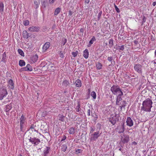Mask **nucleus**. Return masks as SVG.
<instances>
[{
  "mask_svg": "<svg viewBox=\"0 0 156 156\" xmlns=\"http://www.w3.org/2000/svg\"><path fill=\"white\" fill-rule=\"evenodd\" d=\"M118 48L117 49H119V50L123 51L124 49V45H122L121 46H118Z\"/></svg>",
  "mask_w": 156,
  "mask_h": 156,
  "instance_id": "obj_37",
  "label": "nucleus"
},
{
  "mask_svg": "<svg viewBox=\"0 0 156 156\" xmlns=\"http://www.w3.org/2000/svg\"><path fill=\"white\" fill-rule=\"evenodd\" d=\"M23 23L25 26H27L29 24V21L28 20H25L23 21Z\"/></svg>",
  "mask_w": 156,
  "mask_h": 156,
  "instance_id": "obj_39",
  "label": "nucleus"
},
{
  "mask_svg": "<svg viewBox=\"0 0 156 156\" xmlns=\"http://www.w3.org/2000/svg\"><path fill=\"white\" fill-rule=\"evenodd\" d=\"M107 108H108V109H111V108H112H112H113V109L114 108H113L112 107V106H109L108 107H107Z\"/></svg>",
  "mask_w": 156,
  "mask_h": 156,
  "instance_id": "obj_56",
  "label": "nucleus"
},
{
  "mask_svg": "<svg viewBox=\"0 0 156 156\" xmlns=\"http://www.w3.org/2000/svg\"><path fill=\"white\" fill-rule=\"evenodd\" d=\"M152 103L151 100L148 98L143 101L141 108V113L144 114L145 112H151Z\"/></svg>",
  "mask_w": 156,
  "mask_h": 156,
  "instance_id": "obj_1",
  "label": "nucleus"
},
{
  "mask_svg": "<svg viewBox=\"0 0 156 156\" xmlns=\"http://www.w3.org/2000/svg\"><path fill=\"white\" fill-rule=\"evenodd\" d=\"M96 41V39L94 37H93L89 41L88 44H87V47H90L91 45L93 44L94 42Z\"/></svg>",
  "mask_w": 156,
  "mask_h": 156,
  "instance_id": "obj_17",
  "label": "nucleus"
},
{
  "mask_svg": "<svg viewBox=\"0 0 156 156\" xmlns=\"http://www.w3.org/2000/svg\"><path fill=\"white\" fill-rule=\"evenodd\" d=\"M19 53L22 56H24V54L23 51L21 49H18V50Z\"/></svg>",
  "mask_w": 156,
  "mask_h": 156,
  "instance_id": "obj_35",
  "label": "nucleus"
},
{
  "mask_svg": "<svg viewBox=\"0 0 156 156\" xmlns=\"http://www.w3.org/2000/svg\"><path fill=\"white\" fill-rule=\"evenodd\" d=\"M129 140V137L128 136H124L121 138L122 141L125 143H128Z\"/></svg>",
  "mask_w": 156,
  "mask_h": 156,
  "instance_id": "obj_13",
  "label": "nucleus"
},
{
  "mask_svg": "<svg viewBox=\"0 0 156 156\" xmlns=\"http://www.w3.org/2000/svg\"><path fill=\"white\" fill-rule=\"evenodd\" d=\"M156 5V2H154L152 3V5L154 6H155Z\"/></svg>",
  "mask_w": 156,
  "mask_h": 156,
  "instance_id": "obj_57",
  "label": "nucleus"
},
{
  "mask_svg": "<svg viewBox=\"0 0 156 156\" xmlns=\"http://www.w3.org/2000/svg\"><path fill=\"white\" fill-rule=\"evenodd\" d=\"M126 125L129 127L132 126L133 124V120L130 117H128L126 121Z\"/></svg>",
  "mask_w": 156,
  "mask_h": 156,
  "instance_id": "obj_10",
  "label": "nucleus"
},
{
  "mask_svg": "<svg viewBox=\"0 0 156 156\" xmlns=\"http://www.w3.org/2000/svg\"><path fill=\"white\" fill-rule=\"evenodd\" d=\"M23 35L24 38H28L29 37L28 33L26 30H24L23 32Z\"/></svg>",
  "mask_w": 156,
  "mask_h": 156,
  "instance_id": "obj_22",
  "label": "nucleus"
},
{
  "mask_svg": "<svg viewBox=\"0 0 156 156\" xmlns=\"http://www.w3.org/2000/svg\"><path fill=\"white\" fill-rule=\"evenodd\" d=\"M32 68L29 64H28L26 67L23 68V70L26 71H31L32 70Z\"/></svg>",
  "mask_w": 156,
  "mask_h": 156,
  "instance_id": "obj_15",
  "label": "nucleus"
},
{
  "mask_svg": "<svg viewBox=\"0 0 156 156\" xmlns=\"http://www.w3.org/2000/svg\"><path fill=\"white\" fill-rule=\"evenodd\" d=\"M114 7L116 11L118 12H120L119 9L117 7V6L115 5H114Z\"/></svg>",
  "mask_w": 156,
  "mask_h": 156,
  "instance_id": "obj_43",
  "label": "nucleus"
},
{
  "mask_svg": "<svg viewBox=\"0 0 156 156\" xmlns=\"http://www.w3.org/2000/svg\"><path fill=\"white\" fill-rule=\"evenodd\" d=\"M111 90L113 94L116 95L117 96L123 95L121 89L118 86H113L111 88Z\"/></svg>",
  "mask_w": 156,
  "mask_h": 156,
  "instance_id": "obj_2",
  "label": "nucleus"
},
{
  "mask_svg": "<svg viewBox=\"0 0 156 156\" xmlns=\"http://www.w3.org/2000/svg\"><path fill=\"white\" fill-rule=\"evenodd\" d=\"M76 87H80L81 86L82 83L81 80L79 79L76 80L74 83Z\"/></svg>",
  "mask_w": 156,
  "mask_h": 156,
  "instance_id": "obj_19",
  "label": "nucleus"
},
{
  "mask_svg": "<svg viewBox=\"0 0 156 156\" xmlns=\"http://www.w3.org/2000/svg\"><path fill=\"white\" fill-rule=\"evenodd\" d=\"M100 134L99 132H95L94 133L92 134L90 136V140L92 141H95L99 136Z\"/></svg>",
  "mask_w": 156,
  "mask_h": 156,
  "instance_id": "obj_6",
  "label": "nucleus"
},
{
  "mask_svg": "<svg viewBox=\"0 0 156 156\" xmlns=\"http://www.w3.org/2000/svg\"><path fill=\"white\" fill-rule=\"evenodd\" d=\"M69 82L66 80L64 81L63 83V84L66 85V86L68 85L69 84Z\"/></svg>",
  "mask_w": 156,
  "mask_h": 156,
  "instance_id": "obj_42",
  "label": "nucleus"
},
{
  "mask_svg": "<svg viewBox=\"0 0 156 156\" xmlns=\"http://www.w3.org/2000/svg\"><path fill=\"white\" fill-rule=\"evenodd\" d=\"M55 1V0H49V2L50 4H52Z\"/></svg>",
  "mask_w": 156,
  "mask_h": 156,
  "instance_id": "obj_47",
  "label": "nucleus"
},
{
  "mask_svg": "<svg viewBox=\"0 0 156 156\" xmlns=\"http://www.w3.org/2000/svg\"><path fill=\"white\" fill-rule=\"evenodd\" d=\"M12 108V105L11 104L6 105L5 106L4 108V111L6 112H9Z\"/></svg>",
  "mask_w": 156,
  "mask_h": 156,
  "instance_id": "obj_18",
  "label": "nucleus"
},
{
  "mask_svg": "<svg viewBox=\"0 0 156 156\" xmlns=\"http://www.w3.org/2000/svg\"><path fill=\"white\" fill-rule=\"evenodd\" d=\"M48 113L46 112H43L41 114L42 116L44 117L47 115Z\"/></svg>",
  "mask_w": 156,
  "mask_h": 156,
  "instance_id": "obj_45",
  "label": "nucleus"
},
{
  "mask_svg": "<svg viewBox=\"0 0 156 156\" xmlns=\"http://www.w3.org/2000/svg\"><path fill=\"white\" fill-rule=\"evenodd\" d=\"M35 126H34V125H31L30 127V128L31 129H34L35 127Z\"/></svg>",
  "mask_w": 156,
  "mask_h": 156,
  "instance_id": "obj_52",
  "label": "nucleus"
},
{
  "mask_svg": "<svg viewBox=\"0 0 156 156\" xmlns=\"http://www.w3.org/2000/svg\"><path fill=\"white\" fill-rule=\"evenodd\" d=\"M38 59V56L37 55H35L33 56V57L31 58V60L33 62H36Z\"/></svg>",
  "mask_w": 156,
  "mask_h": 156,
  "instance_id": "obj_24",
  "label": "nucleus"
},
{
  "mask_svg": "<svg viewBox=\"0 0 156 156\" xmlns=\"http://www.w3.org/2000/svg\"><path fill=\"white\" fill-rule=\"evenodd\" d=\"M68 132L70 134H73L75 133V129L73 127L70 128L68 130Z\"/></svg>",
  "mask_w": 156,
  "mask_h": 156,
  "instance_id": "obj_28",
  "label": "nucleus"
},
{
  "mask_svg": "<svg viewBox=\"0 0 156 156\" xmlns=\"http://www.w3.org/2000/svg\"><path fill=\"white\" fill-rule=\"evenodd\" d=\"M78 54V51H76L75 52H73L72 53V55L73 56V57H75L77 55V54Z\"/></svg>",
  "mask_w": 156,
  "mask_h": 156,
  "instance_id": "obj_44",
  "label": "nucleus"
},
{
  "mask_svg": "<svg viewBox=\"0 0 156 156\" xmlns=\"http://www.w3.org/2000/svg\"><path fill=\"white\" fill-rule=\"evenodd\" d=\"M120 104L119 105V106L121 109H122V107H124L125 106V101H121Z\"/></svg>",
  "mask_w": 156,
  "mask_h": 156,
  "instance_id": "obj_26",
  "label": "nucleus"
},
{
  "mask_svg": "<svg viewBox=\"0 0 156 156\" xmlns=\"http://www.w3.org/2000/svg\"><path fill=\"white\" fill-rule=\"evenodd\" d=\"M113 45V40L112 39H110L109 41V46L111 48Z\"/></svg>",
  "mask_w": 156,
  "mask_h": 156,
  "instance_id": "obj_34",
  "label": "nucleus"
},
{
  "mask_svg": "<svg viewBox=\"0 0 156 156\" xmlns=\"http://www.w3.org/2000/svg\"><path fill=\"white\" fill-rule=\"evenodd\" d=\"M50 45V44L49 42H48L45 43L42 48V51L43 52L46 51L49 48Z\"/></svg>",
  "mask_w": 156,
  "mask_h": 156,
  "instance_id": "obj_9",
  "label": "nucleus"
},
{
  "mask_svg": "<svg viewBox=\"0 0 156 156\" xmlns=\"http://www.w3.org/2000/svg\"><path fill=\"white\" fill-rule=\"evenodd\" d=\"M132 144H134V145H136L137 144V143L135 141H133L132 143Z\"/></svg>",
  "mask_w": 156,
  "mask_h": 156,
  "instance_id": "obj_59",
  "label": "nucleus"
},
{
  "mask_svg": "<svg viewBox=\"0 0 156 156\" xmlns=\"http://www.w3.org/2000/svg\"><path fill=\"white\" fill-rule=\"evenodd\" d=\"M28 29L30 32H38L39 30V28L37 27L32 26L29 27Z\"/></svg>",
  "mask_w": 156,
  "mask_h": 156,
  "instance_id": "obj_11",
  "label": "nucleus"
},
{
  "mask_svg": "<svg viewBox=\"0 0 156 156\" xmlns=\"http://www.w3.org/2000/svg\"><path fill=\"white\" fill-rule=\"evenodd\" d=\"M26 122V118L23 115H22L20 120V130L21 131L23 130V129L24 126Z\"/></svg>",
  "mask_w": 156,
  "mask_h": 156,
  "instance_id": "obj_4",
  "label": "nucleus"
},
{
  "mask_svg": "<svg viewBox=\"0 0 156 156\" xmlns=\"http://www.w3.org/2000/svg\"><path fill=\"white\" fill-rule=\"evenodd\" d=\"M142 66L139 64H135L134 65V69L138 73L141 74L142 73Z\"/></svg>",
  "mask_w": 156,
  "mask_h": 156,
  "instance_id": "obj_8",
  "label": "nucleus"
},
{
  "mask_svg": "<svg viewBox=\"0 0 156 156\" xmlns=\"http://www.w3.org/2000/svg\"><path fill=\"white\" fill-rule=\"evenodd\" d=\"M80 31L82 33L83 32V28H81L80 30Z\"/></svg>",
  "mask_w": 156,
  "mask_h": 156,
  "instance_id": "obj_58",
  "label": "nucleus"
},
{
  "mask_svg": "<svg viewBox=\"0 0 156 156\" xmlns=\"http://www.w3.org/2000/svg\"><path fill=\"white\" fill-rule=\"evenodd\" d=\"M42 156H46V155H44L43 154H42Z\"/></svg>",
  "mask_w": 156,
  "mask_h": 156,
  "instance_id": "obj_64",
  "label": "nucleus"
},
{
  "mask_svg": "<svg viewBox=\"0 0 156 156\" xmlns=\"http://www.w3.org/2000/svg\"><path fill=\"white\" fill-rule=\"evenodd\" d=\"M90 109H88L87 111L88 115L90 116Z\"/></svg>",
  "mask_w": 156,
  "mask_h": 156,
  "instance_id": "obj_51",
  "label": "nucleus"
},
{
  "mask_svg": "<svg viewBox=\"0 0 156 156\" xmlns=\"http://www.w3.org/2000/svg\"><path fill=\"white\" fill-rule=\"evenodd\" d=\"M19 65L21 66H22L25 65V63L24 61L20 60L19 61Z\"/></svg>",
  "mask_w": 156,
  "mask_h": 156,
  "instance_id": "obj_32",
  "label": "nucleus"
},
{
  "mask_svg": "<svg viewBox=\"0 0 156 156\" xmlns=\"http://www.w3.org/2000/svg\"><path fill=\"white\" fill-rule=\"evenodd\" d=\"M117 119V115L116 114L111 115L110 118L109 119L110 122L113 125H114Z\"/></svg>",
  "mask_w": 156,
  "mask_h": 156,
  "instance_id": "obj_7",
  "label": "nucleus"
},
{
  "mask_svg": "<svg viewBox=\"0 0 156 156\" xmlns=\"http://www.w3.org/2000/svg\"><path fill=\"white\" fill-rule=\"evenodd\" d=\"M61 9L59 8L58 7L57 8L55 11V13H54V15H57L58 13H59L61 11Z\"/></svg>",
  "mask_w": 156,
  "mask_h": 156,
  "instance_id": "obj_25",
  "label": "nucleus"
},
{
  "mask_svg": "<svg viewBox=\"0 0 156 156\" xmlns=\"http://www.w3.org/2000/svg\"><path fill=\"white\" fill-rule=\"evenodd\" d=\"M59 0V1L61 2V3H62L63 0Z\"/></svg>",
  "mask_w": 156,
  "mask_h": 156,
  "instance_id": "obj_63",
  "label": "nucleus"
},
{
  "mask_svg": "<svg viewBox=\"0 0 156 156\" xmlns=\"http://www.w3.org/2000/svg\"><path fill=\"white\" fill-rule=\"evenodd\" d=\"M6 54H5V52H4V53L2 54V61L5 62V60L6 59Z\"/></svg>",
  "mask_w": 156,
  "mask_h": 156,
  "instance_id": "obj_31",
  "label": "nucleus"
},
{
  "mask_svg": "<svg viewBox=\"0 0 156 156\" xmlns=\"http://www.w3.org/2000/svg\"><path fill=\"white\" fill-rule=\"evenodd\" d=\"M66 138V137L65 136H64L62 139L61 140V141H62L64 140Z\"/></svg>",
  "mask_w": 156,
  "mask_h": 156,
  "instance_id": "obj_49",
  "label": "nucleus"
},
{
  "mask_svg": "<svg viewBox=\"0 0 156 156\" xmlns=\"http://www.w3.org/2000/svg\"><path fill=\"white\" fill-rule=\"evenodd\" d=\"M122 101V98L120 97V96H117L116 98V105H120V103Z\"/></svg>",
  "mask_w": 156,
  "mask_h": 156,
  "instance_id": "obj_21",
  "label": "nucleus"
},
{
  "mask_svg": "<svg viewBox=\"0 0 156 156\" xmlns=\"http://www.w3.org/2000/svg\"><path fill=\"white\" fill-rule=\"evenodd\" d=\"M4 9V5L3 3L0 2V12H3Z\"/></svg>",
  "mask_w": 156,
  "mask_h": 156,
  "instance_id": "obj_29",
  "label": "nucleus"
},
{
  "mask_svg": "<svg viewBox=\"0 0 156 156\" xmlns=\"http://www.w3.org/2000/svg\"><path fill=\"white\" fill-rule=\"evenodd\" d=\"M102 13V12H100L98 14V16H100Z\"/></svg>",
  "mask_w": 156,
  "mask_h": 156,
  "instance_id": "obj_60",
  "label": "nucleus"
},
{
  "mask_svg": "<svg viewBox=\"0 0 156 156\" xmlns=\"http://www.w3.org/2000/svg\"><path fill=\"white\" fill-rule=\"evenodd\" d=\"M7 92L5 87L0 88V100H2L3 98L6 96L7 94Z\"/></svg>",
  "mask_w": 156,
  "mask_h": 156,
  "instance_id": "obj_3",
  "label": "nucleus"
},
{
  "mask_svg": "<svg viewBox=\"0 0 156 156\" xmlns=\"http://www.w3.org/2000/svg\"><path fill=\"white\" fill-rule=\"evenodd\" d=\"M88 92H89V93H90V89H88Z\"/></svg>",
  "mask_w": 156,
  "mask_h": 156,
  "instance_id": "obj_61",
  "label": "nucleus"
},
{
  "mask_svg": "<svg viewBox=\"0 0 156 156\" xmlns=\"http://www.w3.org/2000/svg\"><path fill=\"white\" fill-rule=\"evenodd\" d=\"M108 61L110 62H111L112 60V57H109L108 58Z\"/></svg>",
  "mask_w": 156,
  "mask_h": 156,
  "instance_id": "obj_48",
  "label": "nucleus"
},
{
  "mask_svg": "<svg viewBox=\"0 0 156 156\" xmlns=\"http://www.w3.org/2000/svg\"><path fill=\"white\" fill-rule=\"evenodd\" d=\"M29 141L34 145H38L40 142V140L38 138L36 137L31 138L30 137L29 139Z\"/></svg>",
  "mask_w": 156,
  "mask_h": 156,
  "instance_id": "obj_5",
  "label": "nucleus"
},
{
  "mask_svg": "<svg viewBox=\"0 0 156 156\" xmlns=\"http://www.w3.org/2000/svg\"><path fill=\"white\" fill-rule=\"evenodd\" d=\"M91 96L93 97V99H96V94L94 91H92L90 94Z\"/></svg>",
  "mask_w": 156,
  "mask_h": 156,
  "instance_id": "obj_30",
  "label": "nucleus"
},
{
  "mask_svg": "<svg viewBox=\"0 0 156 156\" xmlns=\"http://www.w3.org/2000/svg\"><path fill=\"white\" fill-rule=\"evenodd\" d=\"M73 12H71L70 10L69 11V15H71L72 14Z\"/></svg>",
  "mask_w": 156,
  "mask_h": 156,
  "instance_id": "obj_55",
  "label": "nucleus"
},
{
  "mask_svg": "<svg viewBox=\"0 0 156 156\" xmlns=\"http://www.w3.org/2000/svg\"><path fill=\"white\" fill-rule=\"evenodd\" d=\"M67 148L66 145H63L61 146V149L62 151L64 152L66 151V150Z\"/></svg>",
  "mask_w": 156,
  "mask_h": 156,
  "instance_id": "obj_36",
  "label": "nucleus"
},
{
  "mask_svg": "<svg viewBox=\"0 0 156 156\" xmlns=\"http://www.w3.org/2000/svg\"><path fill=\"white\" fill-rule=\"evenodd\" d=\"M134 43L135 44H137L138 43V41L137 40H135L134 41Z\"/></svg>",
  "mask_w": 156,
  "mask_h": 156,
  "instance_id": "obj_54",
  "label": "nucleus"
},
{
  "mask_svg": "<svg viewBox=\"0 0 156 156\" xmlns=\"http://www.w3.org/2000/svg\"><path fill=\"white\" fill-rule=\"evenodd\" d=\"M83 56L85 58H87L89 56V52L87 49H86L83 52Z\"/></svg>",
  "mask_w": 156,
  "mask_h": 156,
  "instance_id": "obj_20",
  "label": "nucleus"
},
{
  "mask_svg": "<svg viewBox=\"0 0 156 156\" xmlns=\"http://www.w3.org/2000/svg\"><path fill=\"white\" fill-rule=\"evenodd\" d=\"M40 2V0H34V7L35 9H37L39 7Z\"/></svg>",
  "mask_w": 156,
  "mask_h": 156,
  "instance_id": "obj_16",
  "label": "nucleus"
},
{
  "mask_svg": "<svg viewBox=\"0 0 156 156\" xmlns=\"http://www.w3.org/2000/svg\"><path fill=\"white\" fill-rule=\"evenodd\" d=\"M67 42V40L66 38H64L62 39V45L63 46Z\"/></svg>",
  "mask_w": 156,
  "mask_h": 156,
  "instance_id": "obj_41",
  "label": "nucleus"
},
{
  "mask_svg": "<svg viewBox=\"0 0 156 156\" xmlns=\"http://www.w3.org/2000/svg\"><path fill=\"white\" fill-rule=\"evenodd\" d=\"M47 4V2L46 1H44L43 2H41L42 6L44 8H45Z\"/></svg>",
  "mask_w": 156,
  "mask_h": 156,
  "instance_id": "obj_38",
  "label": "nucleus"
},
{
  "mask_svg": "<svg viewBox=\"0 0 156 156\" xmlns=\"http://www.w3.org/2000/svg\"><path fill=\"white\" fill-rule=\"evenodd\" d=\"M50 150V148L49 147H46L44 150L43 151V154L48 156Z\"/></svg>",
  "mask_w": 156,
  "mask_h": 156,
  "instance_id": "obj_14",
  "label": "nucleus"
},
{
  "mask_svg": "<svg viewBox=\"0 0 156 156\" xmlns=\"http://www.w3.org/2000/svg\"><path fill=\"white\" fill-rule=\"evenodd\" d=\"M58 119L59 120L62 121H63L64 120V116L62 115H58Z\"/></svg>",
  "mask_w": 156,
  "mask_h": 156,
  "instance_id": "obj_33",
  "label": "nucleus"
},
{
  "mask_svg": "<svg viewBox=\"0 0 156 156\" xmlns=\"http://www.w3.org/2000/svg\"><path fill=\"white\" fill-rule=\"evenodd\" d=\"M90 0H85V2L87 4L89 2Z\"/></svg>",
  "mask_w": 156,
  "mask_h": 156,
  "instance_id": "obj_53",
  "label": "nucleus"
},
{
  "mask_svg": "<svg viewBox=\"0 0 156 156\" xmlns=\"http://www.w3.org/2000/svg\"><path fill=\"white\" fill-rule=\"evenodd\" d=\"M75 108L76 112H78L80 111L81 108H80V103L79 102L78 103L77 105L76 106Z\"/></svg>",
  "mask_w": 156,
  "mask_h": 156,
  "instance_id": "obj_27",
  "label": "nucleus"
},
{
  "mask_svg": "<svg viewBox=\"0 0 156 156\" xmlns=\"http://www.w3.org/2000/svg\"><path fill=\"white\" fill-rule=\"evenodd\" d=\"M122 148H119V150L120 151H122Z\"/></svg>",
  "mask_w": 156,
  "mask_h": 156,
  "instance_id": "obj_62",
  "label": "nucleus"
},
{
  "mask_svg": "<svg viewBox=\"0 0 156 156\" xmlns=\"http://www.w3.org/2000/svg\"><path fill=\"white\" fill-rule=\"evenodd\" d=\"M97 69H100L102 67V65L101 63L99 62H97L96 63Z\"/></svg>",
  "mask_w": 156,
  "mask_h": 156,
  "instance_id": "obj_23",
  "label": "nucleus"
},
{
  "mask_svg": "<svg viewBox=\"0 0 156 156\" xmlns=\"http://www.w3.org/2000/svg\"><path fill=\"white\" fill-rule=\"evenodd\" d=\"M59 56L61 58H63L64 57V52L62 51H60L58 53Z\"/></svg>",
  "mask_w": 156,
  "mask_h": 156,
  "instance_id": "obj_40",
  "label": "nucleus"
},
{
  "mask_svg": "<svg viewBox=\"0 0 156 156\" xmlns=\"http://www.w3.org/2000/svg\"><path fill=\"white\" fill-rule=\"evenodd\" d=\"M8 86L10 89H13L14 88V83L12 80H10L8 82Z\"/></svg>",
  "mask_w": 156,
  "mask_h": 156,
  "instance_id": "obj_12",
  "label": "nucleus"
},
{
  "mask_svg": "<svg viewBox=\"0 0 156 156\" xmlns=\"http://www.w3.org/2000/svg\"><path fill=\"white\" fill-rule=\"evenodd\" d=\"M76 152L77 154H79L81 152V150L80 149H78L76 150Z\"/></svg>",
  "mask_w": 156,
  "mask_h": 156,
  "instance_id": "obj_46",
  "label": "nucleus"
},
{
  "mask_svg": "<svg viewBox=\"0 0 156 156\" xmlns=\"http://www.w3.org/2000/svg\"><path fill=\"white\" fill-rule=\"evenodd\" d=\"M94 131V129L92 127H91L90 128V133H92Z\"/></svg>",
  "mask_w": 156,
  "mask_h": 156,
  "instance_id": "obj_50",
  "label": "nucleus"
}]
</instances>
